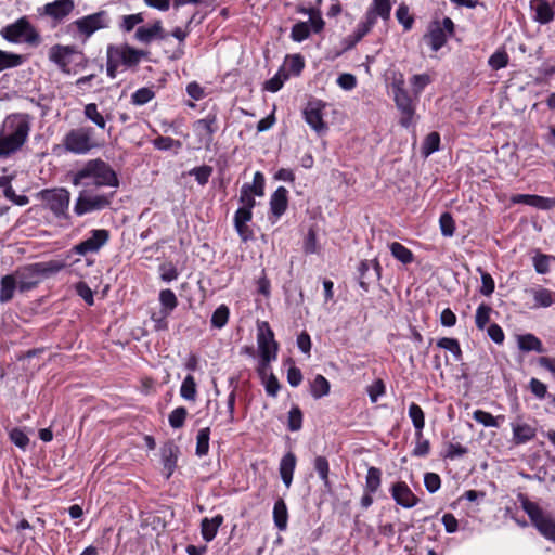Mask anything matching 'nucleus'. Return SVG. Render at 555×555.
<instances>
[{
  "label": "nucleus",
  "mask_w": 555,
  "mask_h": 555,
  "mask_svg": "<svg viewBox=\"0 0 555 555\" xmlns=\"http://www.w3.org/2000/svg\"><path fill=\"white\" fill-rule=\"evenodd\" d=\"M31 129L27 114H12L0 128V158H8L22 149Z\"/></svg>",
  "instance_id": "nucleus-1"
},
{
  "label": "nucleus",
  "mask_w": 555,
  "mask_h": 555,
  "mask_svg": "<svg viewBox=\"0 0 555 555\" xmlns=\"http://www.w3.org/2000/svg\"><path fill=\"white\" fill-rule=\"evenodd\" d=\"M74 185L113 186L118 185V179L111 166L102 159L88 160L73 178Z\"/></svg>",
  "instance_id": "nucleus-2"
},
{
  "label": "nucleus",
  "mask_w": 555,
  "mask_h": 555,
  "mask_svg": "<svg viewBox=\"0 0 555 555\" xmlns=\"http://www.w3.org/2000/svg\"><path fill=\"white\" fill-rule=\"evenodd\" d=\"M107 75L115 78L116 70L119 67L132 68L135 67L142 59H146L149 52L132 48L127 43L109 44L107 47Z\"/></svg>",
  "instance_id": "nucleus-3"
},
{
  "label": "nucleus",
  "mask_w": 555,
  "mask_h": 555,
  "mask_svg": "<svg viewBox=\"0 0 555 555\" xmlns=\"http://www.w3.org/2000/svg\"><path fill=\"white\" fill-rule=\"evenodd\" d=\"M1 36L12 43H27L33 47L40 44V35L26 17H21L16 22L7 25L1 29Z\"/></svg>",
  "instance_id": "nucleus-4"
},
{
  "label": "nucleus",
  "mask_w": 555,
  "mask_h": 555,
  "mask_svg": "<svg viewBox=\"0 0 555 555\" xmlns=\"http://www.w3.org/2000/svg\"><path fill=\"white\" fill-rule=\"evenodd\" d=\"M59 269L60 266H53L52 263H34L15 270L13 275L18 283V291L24 293L35 288L42 275L55 272Z\"/></svg>",
  "instance_id": "nucleus-5"
},
{
  "label": "nucleus",
  "mask_w": 555,
  "mask_h": 555,
  "mask_svg": "<svg viewBox=\"0 0 555 555\" xmlns=\"http://www.w3.org/2000/svg\"><path fill=\"white\" fill-rule=\"evenodd\" d=\"M453 33L454 24L451 18L435 20L429 23L422 40L431 51L437 52L446 44Z\"/></svg>",
  "instance_id": "nucleus-6"
},
{
  "label": "nucleus",
  "mask_w": 555,
  "mask_h": 555,
  "mask_svg": "<svg viewBox=\"0 0 555 555\" xmlns=\"http://www.w3.org/2000/svg\"><path fill=\"white\" fill-rule=\"evenodd\" d=\"M521 505L538 531L547 540L555 542V519L534 502L524 500Z\"/></svg>",
  "instance_id": "nucleus-7"
},
{
  "label": "nucleus",
  "mask_w": 555,
  "mask_h": 555,
  "mask_svg": "<svg viewBox=\"0 0 555 555\" xmlns=\"http://www.w3.org/2000/svg\"><path fill=\"white\" fill-rule=\"evenodd\" d=\"M64 147L74 154H87L96 143L93 140V130L89 127L72 129L63 139Z\"/></svg>",
  "instance_id": "nucleus-8"
},
{
  "label": "nucleus",
  "mask_w": 555,
  "mask_h": 555,
  "mask_svg": "<svg viewBox=\"0 0 555 555\" xmlns=\"http://www.w3.org/2000/svg\"><path fill=\"white\" fill-rule=\"evenodd\" d=\"M113 196V192L93 194L88 190H83L76 199L74 211L78 216H83L92 211L102 210L111 205Z\"/></svg>",
  "instance_id": "nucleus-9"
},
{
  "label": "nucleus",
  "mask_w": 555,
  "mask_h": 555,
  "mask_svg": "<svg viewBox=\"0 0 555 555\" xmlns=\"http://www.w3.org/2000/svg\"><path fill=\"white\" fill-rule=\"evenodd\" d=\"M257 343L261 357V370L264 371L268 364L276 359L278 354V343L274 340V334L268 322L258 324Z\"/></svg>",
  "instance_id": "nucleus-10"
},
{
  "label": "nucleus",
  "mask_w": 555,
  "mask_h": 555,
  "mask_svg": "<svg viewBox=\"0 0 555 555\" xmlns=\"http://www.w3.org/2000/svg\"><path fill=\"white\" fill-rule=\"evenodd\" d=\"M42 199L56 216H65L70 202V193L64 189L46 190L42 192Z\"/></svg>",
  "instance_id": "nucleus-11"
},
{
  "label": "nucleus",
  "mask_w": 555,
  "mask_h": 555,
  "mask_svg": "<svg viewBox=\"0 0 555 555\" xmlns=\"http://www.w3.org/2000/svg\"><path fill=\"white\" fill-rule=\"evenodd\" d=\"M74 24L77 29L88 38L96 30L108 27L109 20L106 13L102 11L81 17L75 21Z\"/></svg>",
  "instance_id": "nucleus-12"
},
{
  "label": "nucleus",
  "mask_w": 555,
  "mask_h": 555,
  "mask_svg": "<svg viewBox=\"0 0 555 555\" xmlns=\"http://www.w3.org/2000/svg\"><path fill=\"white\" fill-rule=\"evenodd\" d=\"M325 103L320 100L309 101L304 108V117L306 122L318 133L326 130V125L323 121V109Z\"/></svg>",
  "instance_id": "nucleus-13"
},
{
  "label": "nucleus",
  "mask_w": 555,
  "mask_h": 555,
  "mask_svg": "<svg viewBox=\"0 0 555 555\" xmlns=\"http://www.w3.org/2000/svg\"><path fill=\"white\" fill-rule=\"evenodd\" d=\"M108 238L109 232L107 230H92L91 236L76 245L74 247V251L79 255L96 253L102 246H104L107 243Z\"/></svg>",
  "instance_id": "nucleus-14"
},
{
  "label": "nucleus",
  "mask_w": 555,
  "mask_h": 555,
  "mask_svg": "<svg viewBox=\"0 0 555 555\" xmlns=\"http://www.w3.org/2000/svg\"><path fill=\"white\" fill-rule=\"evenodd\" d=\"M511 428L513 431L512 441L514 444H525L534 439L537 429L529 423H527L522 416H517L511 422Z\"/></svg>",
  "instance_id": "nucleus-15"
},
{
  "label": "nucleus",
  "mask_w": 555,
  "mask_h": 555,
  "mask_svg": "<svg viewBox=\"0 0 555 555\" xmlns=\"http://www.w3.org/2000/svg\"><path fill=\"white\" fill-rule=\"evenodd\" d=\"M77 53L73 46L55 44L49 50V60L56 64L63 73H69L72 56Z\"/></svg>",
  "instance_id": "nucleus-16"
},
{
  "label": "nucleus",
  "mask_w": 555,
  "mask_h": 555,
  "mask_svg": "<svg viewBox=\"0 0 555 555\" xmlns=\"http://www.w3.org/2000/svg\"><path fill=\"white\" fill-rule=\"evenodd\" d=\"M193 130L198 137V142L208 147L212 142V135L217 130L216 116L208 115L203 119H198L193 124Z\"/></svg>",
  "instance_id": "nucleus-17"
},
{
  "label": "nucleus",
  "mask_w": 555,
  "mask_h": 555,
  "mask_svg": "<svg viewBox=\"0 0 555 555\" xmlns=\"http://www.w3.org/2000/svg\"><path fill=\"white\" fill-rule=\"evenodd\" d=\"M395 103L401 113L400 124L401 126L409 128L413 124V117L415 108L412 98L408 91L393 94Z\"/></svg>",
  "instance_id": "nucleus-18"
},
{
  "label": "nucleus",
  "mask_w": 555,
  "mask_h": 555,
  "mask_svg": "<svg viewBox=\"0 0 555 555\" xmlns=\"http://www.w3.org/2000/svg\"><path fill=\"white\" fill-rule=\"evenodd\" d=\"M391 495L397 504L404 508H411L418 502L417 496L412 492L405 482H396L391 487Z\"/></svg>",
  "instance_id": "nucleus-19"
},
{
  "label": "nucleus",
  "mask_w": 555,
  "mask_h": 555,
  "mask_svg": "<svg viewBox=\"0 0 555 555\" xmlns=\"http://www.w3.org/2000/svg\"><path fill=\"white\" fill-rule=\"evenodd\" d=\"M511 201L514 204H525L538 209H551L555 207V197H543L533 194H516Z\"/></svg>",
  "instance_id": "nucleus-20"
},
{
  "label": "nucleus",
  "mask_w": 555,
  "mask_h": 555,
  "mask_svg": "<svg viewBox=\"0 0 555 555\" xmlns=\"http://www.w3.org/2000/svg\"><path fill=\"white\" fill-rule=\"evenodd\" d=\"M358 270L360 278V286L365 291H367L370 280H378L380 276V264L377 260H363L360 262Z\"/></svg>",
  "instance_id": "nucleus-21"
},
{
  "label": "nucleus",
  "mask_w": 555,
  "mask_h": 555,
  "mask_svg": "<svg viewBox=\"0 0 555 555\" xmlns=\"http://www.w3.org/2000/svg\"><path fill=\"white\" fill-rule=\"evenodd\" d=\"M253 218V212L250 209L240 207L234 215V227L240 237L243 241H247L251 237L253 232L248 227V222Z\"/></svg>",
  "instance_id": "nucleus-22"
},
{
  "label": "nucleus",
  "mask_w": 555,
  "mask_h": 555,
  "mask_svg": "<svg viewBox=\"0 0 555 555\" xmlns=\"http://www.w3.org/2000/svg\"><path fill=\"white\" fill-rule=\"evenodd\" d=\"M134 38L141 42L149 44L154 39H164L165 34L159 21L150 26H141L135 30Z\"/></svg>",
  "instance_id": "nucleus-23"
},
{
  "label": "nucleus",
  "mask_w": 555,
  "mask_h": 555,
  "mask_svg": "<svg viewBox=\"0 0 555 555\" xmlns=\"http://www.w3.org/2000/svg\"><path fill=\"white\" fill-rule=\"evenodd\" d=\"M287 190L284 186H279L270 198V209L275 219H279L285 211L288 205Z\"/></svg>",
  "instance_id": "nucleus-24"
},
{
  "label": "nucleus",
  "mask_w": 555,
  "mask_h": 555,
  "mask_svg": "<svg viewBox=\"0 0 555 555\" xmlns=\"http://www.w3.org/2000/svg\"><path fill=\"white\" fill-rule=\"evenodd\" d=\"M74 9V2H48L44 5V13L55 22H61Z\"/></svg>",
  "instance_id": "nucleus-25"
},
{
  "label": "nucleus",
  "mask_w": 555,
  "mask_h": 555,
  "mask_svg": "<svg viewBox=\"0 0 555 555\" xmlns=\"http://www.w3.org/2000/svg\"><path fill=\"white\" fill-rule=\"evenodd\" d=\"M296 467V456L294 453H286L280 462V475L286 486L289 488L293 481V474Z\"/></svg>",
  "instance_id": "nucleus-26"
},
{
  "label": "nucleus",
  "mask_w": 555,
  "mask_h": 555,
  "mask_svg": "<svg viewBox=\"0 0 555 555\" xmlns=\"http://www.w3.org/2000/svg\"><path fill=\"white\" fill-rule=\"evenodd\" d=\"M16 289H18V283L13 273L3 275L0 279V302L11 301Z\"/></svg>",
  "instance_id": "nucleus-27"
},
{
  "label": "nucleus",
  "mask_w": 555,
  "mask_h": 555,
  "mask_svg": "<svg viewBox=\"0 0 555 555\" xmlns=\"http://www.w3.org/2000/svg\"><path fill=\"white\" fill-rule=\"evenodd\" d=\"M533 20L540 24H547L553 21L554 9L550 2H530Z\"/></svg>",
  "instance_id": "nucleus-28"
},
{
  "label": "nucleus",
  "mask_w": 555,
  "mask_h": 555,
  "mask_svg": "<svg viewBox=\"0 0 555 555\" xmlns=\"http://www.w3.org/2000/svg\"><path fill=\"white\" fill-rule=\"evenodd\" d=\"M178 448L173 443H167L162 448V461L166 472V478H169L177 465Z\"/></svg>",
  "instance_id": "nucleus-29"
},
{
  "label": "nucleus",
  "mask_w": 555,
  "mask_h": 555,
  "mask_svg": "<svg viewBox=\"0 0 555 555\" xmlns=\"http://www.w3.org/2000/svg\"><path fill=\"white\" fill-rule=\"evenodd\" d=\"M223 522V516L222 515H216L212 518H204L202 520L201 529H202V535L203 539L206 542H210L215 539L217 535L219 527Z\"/></svg>",
  "instance_id": "nucleus-30"
},
{
  "label": "nucleus",
  "mask_w": 555,
  "mask_h": 555,
  "mask_svg": "<svg viewBox=\"0 0 555 555\" xmlns=\"http://www.w3.org/2000/svg\"><path fill=\"white\" fill-rule=\"evenodd\" d=\"M530 293L533 297L534 307L547 308L555 304V292L548 288H532L530 289Z\"/></svg>",
  "instance_id": "nucleus-31"
},
{
  "label": "nucleus",
  "mask_w": 555,
  "mask_h": 555,
  "mask_svg": "<svg viewBox=\"0 0 555 555\" xmlns=\"http://www.w3.org/2000/svg\"><path fill=\"white\" fill-rule=\"evenodd\" d=\"M517 345L520 350L526 352L537 351L539 353H543L545 351L542 341L533 334L517 336Z\"/></svg>",
  "instance_id": "nucleus-32"
},
{
  "label": "nucleus",
  "mask_w": 555,
  "mask_h": 555,
  "mask_svg": "<svg viewBox=\"0 0 555 555\" xmlns=\"http://www.w3.org/2000/svg\"><path fill=\"white\" fill-rule=\"evenodd\" d=\"M409 416L415 428V438L422 437L425 426V415L422 408L416 403H411L409 406Z\"/></svg>",
  "instance_id": "nucleus-33"
},
{
  "label": "nucleus",
  "mask_w": 555,
  "mask_h": 555,
  "mask_svg": "<svg viewBox=\"0 0 555 555\" xmlns=\"http://www.w3.org/2000/svg\"><path fill=\"white\" fill-rule=\"evenodd\" d=\"M273 520L279 530L283 531L287 528L288 512L286 504L282 499H279L274 503Z\"/></svg>",
  "instance_id": "nucleus-34"
},
{
  "label": "nucleus",
  "mask_w": 555,
  "mask_h": 555,
  "mask_svg": "<svg viewBox=\"0 0 555 555\" xmlns=\"http://www.w3.org/2000/svg\"><path fill=\"white\" fill-rule=\"evenodd\" d=\"M330 383L323 375H317L310 385L311 396L314 399H320L330 393Z\"/></svg>",
  "instance_id": "nucleus-35"
},
{
  "label": "nucleus",
  "mask_w": 555,
  "mask_h": 555,
  "mask_svg": "<svg viewBox=\"0 0 555 555\" xmlns=\"http://www.w3.org/2000/svg\"><path fill=\"white\" fill-rule=\"evenodd\" d=\"M83 114L87 119L92 121L98 128H106V118L99 112L95 103H89L83 108Z\"/></svg>",
  "instance_id": "nucleus-36"
},
{
  "label": "nucleus",
  "mask_w": 555,
  "mask_h": 555,
  "mask_svg": "<svg viewBox=\"0 0 555 555\" xmlns=\"http://www.w3.org/2000/svg\"><path fill=\"white\" fill-rule=\"evenodd\" d=\"M391 255L400 262L408 264L413 261L412 251L398 242H393L389 245Z\"/></svg>",
  "instance_id": "nucleus-37"
},
{
  "label": "nucleus",
  "mask_w": 555,
  "mask_h": 555,
  "mask_svg": "<svg viewBox=\"0 0 555 555\" xmlns=\"http://www.w3.org/2000/svg\"><path fill=\"white\" fill-rule=\"evenodd\" d=\"M159 301L163 307L162 312L165 315H168L178 306V299L171 289L160 291Z\"/></svg>",
  "instance_id": "nucleus-38"
},
{
  "label": "nucleus",
  "mask_w": 555,
  "mask_h": 555,
  "mask_svg": "<svg viewBox=\"0 0 555 555\" xmlns=\"http://www.w3.org/2000/svg\"><path fill=\"white\" fill-rule=\"evenodd\" d=\"M431 81V77L426 73L413 75L410 78L413 94L417 98Z\"/></svg>",
  "instance_id": "nucleus-39"
},
{
  "label": "nucleus",
  "mask_w": 555,
  "mask_h": 555,
  "mask_svg": "<svg viewBox=\"0 0 555 555\" xmlns=\"http://www.w3.org/2000/svg\"><path fill=\"white\" fill-rule=\"evenodd\" d=\"M22 63V55L0 50V72L8 68L17 67Z\"/></svg>",
  "instance_id": "nucleus-40"
},
{
  "label": "nucleus",
  "mask_w": 555,
  "mask_h": 555,
  "mask_svg": "<svg viewBox=\"0 0 555 555\" xmlns=\"http://www.w3.org/2000/svg\"><path fill=\"white\" fill-rule=\"evenodd\" d=\"M473 418L486 427H499V420H503L504 416H493L491 413L483 410H476L473 413Z\"/></svg>",
  "instance_id": "nucleus-41"
},
{
  "label": "nucleus",
  "mask_w": 555,
  "mask_h": 555,
  "mask_svg": "<svg viewBox=\"0 0 555 555\" xmlns=\"http://www.w3.org/2000/svg\"><path fill=\"white\" fill-rule=\"evenodd\" d=\"M209 435L210 429L208 427L199 429L196 437V455L202 457L209 451Z\"/></svg>",
  "instance_id": "nucleus-42"
},
{
  "label": "nucleus",
  "mask_w": 555,
  "mask_h": 555,
  "mask_svg": "<svg viewBox=\"0 0 555 555\" xmlns=\"http://www.w3.org/2000/svg\"><path fill=\"white\" fill-rule=\"evenodd\" d=\"M289 75L284 68H280L279 72L264 83V89L270 92H278L288 79Z\"/></svg>",
  "instance_id": "nucleus-43"
},
{
  "label": "nucleus",
  "mask_w": 555,
  "mask_h": 555,
  "mask_svg": "<svg viewBox=\"0 0 555 555\" xmlns=\"http://www.w3.org/2000/svg\"><path fill=\"white\" fill-rule=\"evenodd\" d=\"M230 310L225 305H220L211 315V325L215 328H222L229 321Z\"/></svg>",
  "instance_id": "nucleus-44"
},
{
  "label": "nucleus",
  "mask_w": 555,
  "mask_h": 555,
  "mask_svg": "<svg viewBox=\"0 0 555 555\" xmlns=\"http://www.w3.org/2000/svg\"><path fill=\"white\" fill-rule=\"evenodd\" d=\"M382 473L376 467H370L365 479V491L375 493L380 486Z\"/></svg>",
  "instance_id": "nucleus-45"
},
{
  "label": "nucleus",
  "mask_w": 555,
  "mask_h": 555,
  "mask_svg": "<svg viewBox=\"0 0 555 555\" xmlns=\"http://www.w3.org/2000/svg\"><path fill=\"white\" fill-rule=\"evenodd\" d=\"M180 395L183 399L194 401L196 398V383L192 375L185 376L180 388Z\"/></svg>",
  "instance_id": "nucleus-46"
},
{
  "label": "nucleus",
  "mask_w": 555,
  "mask_h": 555,
  "mask_svg": "<svg viewBox=\"0 0 555 555\" xmlns=\"http://www.w3.org/2000/svg\"><path fill=\"white\" fill-rule=\"evenodd\" d=\"M155 96V92L147 87H143L138 89L132 95H131V103L138 106L144 105L149 103L151 100H153Z\"/></svg>",
  "instance_id": "nucleus-47"
},
{
  "label": "nucleus",
  "mask_w": 555,
  "mask_h": 555,
  "mask_svg": "<svg viewBox=\"0 0 555 555\" xmlns=\"http://www.w3.org/2000/svg\"><path fill=\"white\" fill-rule=\"evenodd\" d=\"M375 23V13L367 12L365 22H362L358 25L357 30L354 33V39L352 43H357L360 41L371 29V27Z\"/></svg>",
  "instance_id": "nucleus-48"
},
{
  "label": "nucleus",
  "mask_w": 555,
  "mask_h": 555,
  "mask_svg": "<svg viewBox=\"0 0 555 555\" xmlns=\"http://www.w3.org/2000/svg\"><path fill=\"white\" fill-rule=\"evenodd\" d=\"M440 145V135L437 132L429 133L423 143L422 153L424 156H429L434 152L439 150Z\"/></svg>",
  "instance_id": "nucleus-49"
},
{
  "label": "nucleus",
  "mask_w": 555,
  "mask_h": 555,
  "mask_svg": "<svg viewBox=\"0 0 555 555\" xmlns=\"http://www.w3.org/2000/svg\"><path fill=\"white\" fill-rule=\"evenodd\" d=\"M300 12L307 13L309 23L314 33H320L324 27V21L319 9L310 8L308 10L300 9Z\"/></svg>",
  "instance_id": "nucleus-50"
},
{
  "label": "nucleus",
  "mask_w": 555,
  "mask_h": 555,
  "mask_svg": "<svg viewBox=\"0 0 555 555\" xmlns=\"http://www.w3.org/2000/svg\"><path fill=\"white\" fill-rule=\"evenodd\" d=\"M491 312H492V308L490 306H488L486 304H481L478 306V308L476 310L475 322H476V326L479 330H483L486 327V325L490 321Z\"/></svg>",
  "instance_id": "nucleus-51"
},
{
  "label": "nucleus",
  "mask_w": 555,
  "mask_h": 555,
  "mask_svg": "<svg viewBox=\"0 0 555 555\" xmlns=\"http://www.w3.org/2000/svg\"><path fill=\"white\" fill-rule=\"evenodd\" d=\"M437 346L439 348L450 351L455 357V360L461 359L462 351H461L460 344L456 339L443 337L437 341Z\"/></svg>",
  "instance_id": "nucleus-52"
},
{
  "label": "nucleus",
  "mask_w": 555,
  "mask_h": 555,
  "mask_svg": "<svg viewBox=\"0 0 555 555\" xmlns=\"http://www.w3.org/2000/svg\"><path fill=\"white\" fill-rule=\"evenodd\" d=\"M255 196L256 194L250 192L249 183L243 184L240 192V203L242 204L241 207L253 210L256 205Z\"/></svg>",
  "instance_id": "nucleus-53"
},
{
  "label": "nucleus",
  "mask_w": 555,
  "mask_h": 555,
  "mask_svg": "<svg viewBox=\"0 0 555 555\" xmlns=\"http://www.w3.org/2000/svg\"><path fill=\"white\" fill-rule=\"evenodd\" d=\"M188 415V411L183 406L176 408L169 414L168 421L172 428H181L184 425L185 418Z\"/></svg>",
  "instance_id": "nucleus-54"
},
{
  "label": "nucleus",
  "mask_w": 555,
  "mask_h": 555,
  "mask_svg": "<svg viewBox=\"0 0 555 555\" xmlns=\"http://www.w3.org/2000/svg\"><path fill=\"white\" fill-rule=\"evenodd\" d=\"M310 35V28L306 22L296 23L292 27L291 38L296 42L306 40Z\"/></svg>",
  "instance_id": "nucleus-55"
},
{
  "label": "nucleus",
  "mask_w": 555,
  "mask_h": 555,
  "mask_svg": "<svg viewBox=\"0 0 555 555\" xmlns=\"http://www.w3.org/2000/svg\"><path fill=\"white\" fill-rule=\"evenodd\" d=\"M439 225L443 236L451 237L454 234L455 223L449 212H444L440 216Z\"/></svg>",
  "instance_id": "nucleus-56"
},
{
  "label": "nucleus",
  "mask_w": 555,
  "mask_h": 555,
  "mask_svg": "<svg viewBox=\"0 0 555 555\" xmlns=\"http://www.w3.org/2000/svg\"><path fill=\"white\" fill-rule=\"evenodd\" d=\"M302 426V413L298 406H293L288 412L287 427L291 431H298Z\"/></svg>",
  "instance_id": "nucleus-57"
},
{
  "label": "nucleus",
  "mask_w": 555,
  "mask_h": 555,
  "mask_svg": "<svg viewBox=\"0 0 555 555\" xmlns=\"http://www.w3.org/2000/svg\"><path fill=\"white\" fill-rule=\"evenodd\" d=\"M314 469L319 474L321 480L324 482L325 486H328V473H330V465L328 461L324 456H317L314 459Z\"/></svg>",
  "instance_id": "nucleus-58"
},
{
  "label": "nucleus",
  "mask_w": 555,
  "mask_h": 555,
  "mask_svg": "<svg viewBox=\"0 0 555 555\" xmlns=\"http://www.w3.org/2000/svg\"><path fill=\"white\" fill-rule=\"evenodd\" d=\"M555 260L554 257L539 254L533 257V266L538 273L545 274L550 271V262Z\"/></svg>",
  "instance_id": "nucleus-59"
},
{
  "label": "nucleus",
  "mask_w": 555,
  "mask_h": 555,
  "mask_svg": "<svg viewBox=\"0 0 555 555\" xmlns=\"http://www.w3.org/2000/svg\"><path fill=\"white\" fill-rule=\"evenodd\" d=\"M397 20L401 23L405 30L411 29L414 18L409 12V8L405 4H401L396 12Z\"/></svg>",
  "instance_id": "nucleus-60"
},
{
  "label": "nucleus",
  "mask_w": 555,
  "mask_h": 555,
  "mask_svg": "<svg viewBox=\"0 0 555 555\" xmlns=\"http://www.w3.org/2000/svg\"><path fill=\"white\" fill-rule=\"evenodd\" d=\"M144 21L142 13L124 15L120 27L125 31H131L137 25Z\"/></svg>",
  "instance_id": "nucleus-61"
},
{
  "label": "nucleus",
  "mask_w": 555,
  "mask_h": 555,
  "mask_svg": "<svg viewBox=\"0 0 555 555\" xmlns=\"http://www.w3.org/2000/svg\"><path fill=\"white\" fill-rule=\"evenodd\" d=\"M367 395L373 403L377 402L378 398L385 395L384 382L382 379H376L367 387Z\"/></svg>",
  "instance_id": "nucleus-62"
},
{
  "label": "nucleus",
  "mask_w": 555,
  "mask_h": 555,
  "mask_svg": "<svg viewBox=\"0 0 555 555\" xmlns=\"http://www.w3.org/2000/svg\"><path fill=\"white\" fill-rule=\"evenodd\" d=\"M211 172H212L211 167H209V166H201V167L193 168L190 171V175L194 176L196 181L201 185H204V184H206L208 182V179L211 176Z\"/></svg>",
  "instance_id": "nucleus-63"
},
{
  "label": "nucleus",
  "mask_w": 555,
  "mask_h": 555,
  "mask_svg": "<svg viewBox=\"0 0 555 555\" xmlns=\"http://www.w3.org/2000/svg\"><path fill=\"white\" fill-rule=\"evenodd\" d=\"M507 62H508V55L506 54L505 51H496L489 59V65L493 69L504 68L507 65Z\"/></svg>",
  "instance_id": "nucleus-64"
}]
</instances>
